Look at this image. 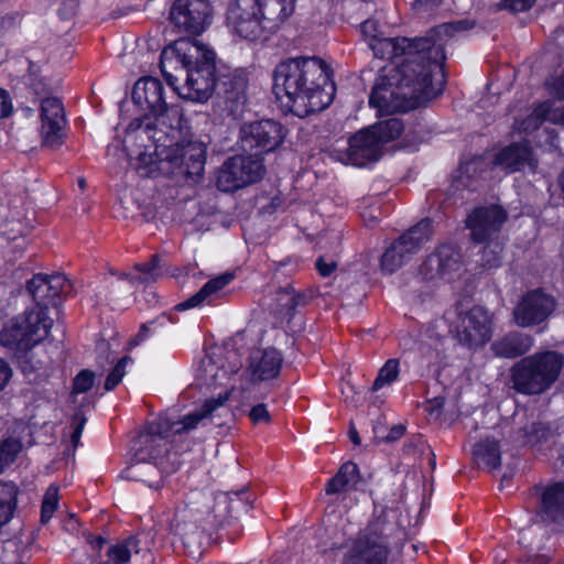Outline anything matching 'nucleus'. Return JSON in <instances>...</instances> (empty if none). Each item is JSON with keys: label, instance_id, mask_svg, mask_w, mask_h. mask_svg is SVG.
Listing matches in <instances>:
<instances>
[{"label": "nucleus", "instance_id": "1", "mask_svg": "<svg viewBox=\"0 0 564 564\" xmlns=\"http://www.w3.org/2000/svg\"><path fill=\"white\" fill-rule=\"evenodd\" d=\"M230 390L225 389L216 398L212 397L183 416L161 415L148 427V434L142 437L144 445L135 454L137 462L128 466L121 474L124 479L142 481L150 488H160V481H153L163 465L165 454H169L167 440L174 436L188 435L193 431L207 426L215 416L229 415L227 402Z\"/></svg>", "mask_w": 564, "mask_h": 564}, {"label": "nucleus", "instance_id": "2", "mask_svg": "<svg viewBox=\"0 0 564 564\" xmlns=\"http://www.w3.org/2000/svg\"><path fill=\"white\" fill-rule=\"evenodd\" d=\"M160 67L169 85L183 99L205 102L218 85L215 52L195 39L174 41L162 52Z\"/></svg>", "mask_w": 564, "mask_h": 564}, {"label": "nucleus", "instance_id": "3", "mask_svg": "<svg viewBox=\"0 0 564 564\" xmlns=\"http://www.w3.org/2000/svg\"><path fill=\"white\" fill-rule=\"evenodd\" d=\"M445 88L444 73L431 67L416 70L411 63L383 68L376 80L369 98V105L380 116L415 109Z\"/></svg>", "mask_w": 564, "mask_h": 564}, {"label": "nucleus", "instance_id": "4", "mask_svg": "<svg viewBox=\"0 0 564 564\" xmlns=\"http://www.w3.org/2000/svg\"><path fill=\"white\" fill-rule=\"evenodd\" d=\"M457 26L453 23H445L433 29L429 36L415 40L406 37H381L373 36L368 43L378 58L391 61L397 67L403 63H411L416 70L422 67L432 68L442 73L445 62L444 45Z\"/></svg>", "mask_w": 564, "mask_h": 564}, {"label": "nucleus", "instance_id": "5", "mask_svg": "<svg viewBox=\"0 0 564 564\" xmlns=\"http://www.w3.org/2000/svg\"><path fill=\"white\" fill-rule=\"evenodd\" d=\"M53 321L41 308L25 311L0 332V345L14 354L18 367L29 376L43 368L48 357L41 344L47 338Z\"/></svg>", "mask_w": 564, "mask_h": 564}, {"label": "nucleus", "instance_id": "6", "mask_svg": "<svg viewBox=\"0 0 564 564\" xmlns=\"http://www.w3.org/2000/svg\"><path fill=\"white\" fill-rule=\"evenodd\" d=\"M315 56H297L280 62L273 73V94L286 112L305 118L314 112L316 93Z\"/></svg>", "mask_w": 564, "mask_h": 564}, {"label": "nucleus", "instance_id": "7", "mask_svg": "<svg viewBox=\"0 0 564 564\" xmlns=\"http://www.w3.org/2000/svg\"><path fill=\"white\" fill-rule=\"evenodd\" d=\"M296 0H229L227 25L248 41H257L265 30L274 31L294 12Z\"/></svg>", "mask_w": 564, "mask_h": 564}, {"label": "nucleus", "instance_id": "8", "mask_svg": "<svg viewBox=\"0 0 564 564\" xmlns=\"http://www.w3.org/2000/svg\"><path fill=\"white\" fill-rule=\"evenodd\" d=\"M181 128H151L150 123L134 130L137 139L154 138L159 145V155H164L169 173L184 174L186 177H199L206 163V144L193 137L177 140Z\"/></svg>", "mask_w": 564, "mask_h": 564}, {"label": "nucleus", "instance_id": "9", "mask_svg": "<svg viewBox=\"0 0 564 564\" xmlns=\"http://www.w3.org/2000/svg\"><path fill=\"white\" fill-rule=\"evenodd\" d=\"M563 365V356L556 351L524 357L510 370L512 387L523 394L542 393L557 380Z\"/></svg>", "mask_w": 564, "mask_h": 564}, {"label": "nucleus", "instance_id": "10", "mask_svg": "<svg viewBox=\"0 0 564 564\" xmlns=\"http://www.w3.org/2000/svg\"><path fill=\"white\" fill-rule=\"evenodd\" d=\"M133 102L147 113L144 119H150L151 128H175L182 127L183 115L176 105H169L165 96V87L162 82L154 77H142L133 87Z\"/></svg>", "mask_w": 564, "mask_h": 564}, {"label": "nucleus", "instance_id": "11", "mask_svg": "<svg viewBox=\"0 0 564 564\" xmlns=\"http://www.w3.org/2000/svg\"><path fill=\"white\" fill-rule=\"evenodd\" d=\"M403 128L400 119L389 118L359 131L349 140V163L362 167L377 162L383 154L386 144L395 140Z\"/></svg>", "mask_w": 564, "mask_h": 564}, {"label": "nucleus", "instance_id": "12", "mask_svg": "<svg viewBox=\"0 0 564 564\" xmlns=\"http://www.w3.org/2000/svg\"><path fill=\"white\" fill-rule=\"evenodd\" d=\"M506 218L507 215L501 207L491 205L476 208L466 220L473 240L487 242L482 250L484 267L496 268L501 262L502 246L500 242L494 241V237L499 232Z\"/></svg>", "mask_w": 564, "mask_h": 564}, {"label": "nucleus", "instance_id": "13", "mask_svg": "<svg viewBox=\"0 0 564 564\" xmlns=\"http://www.w3.org/2000/svg\"><path fill=\"white\" fill-rule=\"evenodd\" d=\"M264 165L257 155H234L227 159L216 174V186L221 192H235L262 178Z\"/></svg>", "mask_w": 564, "mask_h": 564}, {"label": "nucleus", "instance_id": "14", "mask_svg": "<svg viewBox=\"0 0 564 564\" xmlns=\"http://www.w3.org/2000/svg\"><path fill=\"white\" fill-rule=\"evenodd\" d=\"M432 236V223L423 219L395 240L381 257V271L391 274L406 263Z\"/></svg>", "mask_w": 564, "mask_h": 564}, {"label": "nucleus", "instance_id": "15", "mask_svg": "<svg viewBox=\"0 0 564 564\" xmlns=\"http://www.w3.org/2000/svg\"><path fill=\"white\" fill-rule=\"evenodd\" d=\"M546 87L555 99L541 102L524 120H517L514 128L519 132H532L543 121L564 126V73L547 79Z\"/></svg>", "mask_w": 564, "mask_h": 564}, {"label": "nucleus", "instance_id": "16", "mask_svg": "<svg viewBox=\"0 0 564 564\" xmlns=\"http://www.w3.org/2000/svg\"><path fill=\"white\" fill-rule=\"evenodd\" d=\"M284 137L283 126L274 120L251 122L240 129L242 150L260 158L262 153L276 149L282 143Z\"/></svg>", "mask_w": 564, "mask_h": 564}, {"label": "nucleus", "instance_id": "17", "mask_svg": "<svg viewBox=\"0 0 564 564\" xmlns=\"http://www.w3.org/2000/svg\"><path fill=\"white\" fill-rule=\"evenodd\" d=\"M494 333V321L482 306H474L459 314L456 325L458 341L468 348H478L487 344Z\"/></svg>", "mask_w": 564, "mask_h": 564}, {"label": "nucleus", "instance_id": "18", "mask_svg": "<svg viewBox=\"0 0 564 564\" xmlns=\"http://www.w3.org/2000/svg\"><path fill=\"white\" fill-rule=\"evenodd\" d=\"M212 4L208 0H175L170 9L171 23L180 31L198 35L210 24Z\"/></svg>", "mask_w": 564, "mask_h": 564}, {"label": "nucleus", "instance_id": "19", "mask_svg": "<svg viewBox=\"0 0 564 564\" xmlns=\"http://www.w3.org/2000/svg\"><path fill=\"white\" fill-rule=\"evenodd\" d=\"M148 123L151 124L150 119H147L145 122L141 120L130 122L127 129L124 144L128 147L131 142H140V147L143 148V150L137 153L133 166L142 177H156L160 173H169L167 164L164 162V155H159L156 151L159 142H156L154 138L137 139L134 134V130L139 124L145 127Z\"/></svg>", "mask_w": 564, "mask_h": 564}, {"label": "nucleus", "instance_id": "20", "mask_svg": "<svg viewBox=\"0 0 564 564\" xmlns=\"http://www.w3.org/2000/svg\"><path fill=\"white\" fill-rule=\"evenodd\" d=\"M72 289L70 282L63 274H36L28 281L26 290L32 295L35 305L28 311L41 308L46 316L48 305L57 307L63 295Z\"/></svg>", "mask_w": 564, "mask_h": 564}, {"label": "nucleus", "instance_id": "21", "mask_svg": "<svg viewBox=\"0 0 564 564\" xmlns=\"http://www.w3.org/2000/svg\"><path fill=\"white\" fill-rule=\"evenodd\" d=\"M554 299L540 290L525 293L513 311V317L520 327H529L545 321L554 311Z\"/></svg>", "mask_w": 564, "mask_h": 564}, {"label": "nucleus", "instance_id": "22", "mask_svg": "<svg viewBox=\"0 0 564 564\" xmlns=\"http://www.w3.org/2000/svg\"><path fill=\"white\" fill-rule=\"evenodd\" d=\"M40 118L43 144L50 148L61 145L66 124L62 101L55 97L43 98L40 106Z\"/></svg>", "mask_w": 564, "mask_h": 564}, {"label": "nucleus", "instance_id": "23", "mask_svg": "<svg viewBox=\"0 0 564 564\" xmlns=\"http://www.w3.org/2000/svg\"><path fill=\"white\" fill-rule=\"evenodd\" d=\"M247 77L241 72H229L218 76L216 94L221 99L227 112L239 116L246 102Z\"/></svg>", "mask_w": 564, "mask_h": 564}, {"label": "nucleus", "instance_id": "24", "mask_svg": "<svg viewBox=\"0 0 564 564\" xmlns=\"http://www.w3.org/2000/svg\"><path fill=\"white\" fill-rule=\"evenodd\" d=\"M388 546L377 534L364 533L356 541L345 564H386Z\"/></svg>", "mask_w": 564, "mask_h": 564}, {"label": "nucleus", "instance_id": "25", "mask_svg": "<svg viewBox=\"0 0 564 564\" xmlns=\"http://www.w3.org/2000/svg\"><path fill=\"white\" fill-rule=\"evenodd\" d=\"M460 268L462 256L458 249L453 245L444 243L429 256L421 268V272L426 278L438 275L452 279V275L459 272Z\"/></svg>", "mask_w": 564, "mask_h": 564}, {"label": "nucleus", "instance_id": "26", "mask_svg": "<svg viewBox=\"0 0 564 564\" xmlns=\"http://www.w3.org/2000/svg\"><path fill=\"white\" fill-rule=\"evenodd\" d=\"M539 514L553 531L564 533V482L544 489Z\"/></svg>", "mask_w": 564, "mask_h": 564}, {"label": "nucleus", "instance_id": "27", "mask_svg": "<svg viewBox=\"0 0 564 564\" xmlns=\"http://www.w3.org/2000/svg\"><path fill=\"white\" fill-rule=\"evenodd\" d=\"M282 364L283 356L275 348L258 349L250 356L247 373L252 382L271 380L279 376Z\"/></svg>", "mask_w": 564, "mask_h": 564}, {"label": "nucleus", "instance_id": "28", "mask_svg": "<svg viewBox=\"0 0 564 564\" xmlns=\"http://www.w3.org/2000/svg\"><path fill=\"white\" fill-rule=\"evenodd\" d=\"M494 165L506 173H513L529 169L534 171L536 159L527 141L512 143L501 149L494 160Z\"/></svg>", "mask_w": 564, "mask_h": 564}, {"label": "nucleus", "instance_id": "29", "mask_svg": "<svg viewBox=\"0 0 564 564\" xmlns=\"http://www.w3.org/2000/svg\"><path fill=\"white\" fill-rule=\"evenodd\" d=\"M314 297L312 290L297 291L291 284L279 288L274 295L272 310L281 321L288 322L297 307L305 306Z\"/></svg>", "mask_w": 564, "mask_h": 564}, {"label": "nucleus", "instance_id": "30", "mask_svg": "<svg viewBox=\"0 0 564 564\" xmlns=\"http://www.w3.org/2000/svg\"><path fill=\"white\" fill-rule=\"evenodd\" d=\"M171 532L178 536L185 549L200 545V530L192 510H176L172 522Z\"/></svg>", "mask_w": 564, "mask_h": 564}, {"label": "nucleus", "instance_id": "31", "mask_svg": "<svg viewBox=\"0 0 564 564\" xmlns=\"http://www.w3.org/2000/svg\"><path fill=\"white\" fill-rule=\"evenodd\" d=\"M533 339L522 333H510L492 343L491 349L498 357L516 358L524 355L532 347Z\"/></svg>", "mask_w": 564, "mask_h": 564}, {"label": "nucleus", "instance_id": "32", "mask_svg": "<svg viewBox=\"0 0 564 564\" xmlns=\"http://www.w3.org/2000/svg\"><path fill=\"white\" fill-rule=\"evenodd\" d=\"M134 270L138 274L130 273H118L119 281H127L129 290L133 289L137 284H150L163 274V268L160 264V258L158 254H153L149 262L137 263Z\"/></svg>", "mask_w": 564, "mask_h": 564}, {"label": "nucleus", "instance_id": "33", "mask_svg": "<svg viewBox=\"0 0 564 564\" xmlns=\"http://www.w3.org/2000/svg\"><path fill=\"white\" fill-rule=\"evenodd\" d=\"M234 280L232 273L220 274L208 282H206L202 289L186 301L177 304L175 308L177 311H185L188 308L196 307L207 301L212 295L216 294L225 286H227Z\"/></svg>", "mask_w": 564, "mask_h": 564}, {"label": "nucleus", "instance_id": "34", "mask_svg": "<svg viewBox=\"0 0 564 564\" xmlns=\"http://www.w3.org/2000/svg\"><path fill=\"white\" fill-rule=\"evenodd\" d=\"M359 479L358 467L352 462L341 465L338 473L326 485V494H341L352 489Z\"/></svg>", "mask_w": 564, "mask_h": 564}, {"label": "nucleus", "instance_id": "35", "mask_svg": "<svg viewBox=\"0 0 564 564\" xmlns=\"http://www.w3.org/2000/svg\"><path fill=\"white\" fill-rule=\"evenodd\" d=\"M474 458L478 465L490 469H497L501 463L499 440L486 437L477 443L473 451Z\"/></svg>", "mask_w": 564, "mask_h": 564}, {"label": "nucleus", "instance_id": "36", "mask_svg": "<svg viewBox=\"0 0 564 564\" xmlns=\"http://www.w3.org/2000/svg\"><path fill=\"white\" fill-rule=\"evenodd\" d=\"M30 231V226L21 217H12L0 221V235L8 241L17 243L13 250L21 253L25 247L24 236Z\"/></svg>", "mask_w": 564, "mask_h": 564}, {"label": "nucleus", "instance_id": "37", "mask_svg": "<svg viewBox=\"0 0 564 564\" xmlns=\"http://www.w3.org/2000/svg\"><path fill=\"white\" fill-rule=\"evenodd\" d=\"M237 368L232 367L230 370L224 366H218L217 360L213 356H208L202 360L199 367V378L207 386H223L229 379V373H232Z\"/></svg>", "mask_w": 564, "mask_h": 564}, {"label": "nucleus", "instance_id": "38", "mask_svg": "<svg viewBox=\"0 0 564 564\" xmlns=\"http://www.w3.org/2000/svg\"><path fill=\"white\" fill-rule=\"evenodd\" d=\"M19 489L13 482L0 481V528L14 517Z\"/></svg>", "mask_w": 564, "mask_h": 564}, {"label": "nucleus", "instance_id": "39", "mask_svg": "<svg viewBox=\"0 0 564 564\" xmlns=\"http://www.w3.org/2000/svg\"><path fill=\"white\" fill-rule=\"evenodd\" d=\"M141 551L140 540L135 535H131L111 545L106 555L113 564H128L132 554L137 555Z\"/></svg>", "mask_w": 564, "mask_h": 564}, {"label": "nucleus", "instance_id": "40", "mask_svg": "<svg viewBox=\"0 0 564 564\" xmlns=\"http://www.w3.org/2000/svg\"><path fill=\"white\" fill-rule=\"evenodd\" d=\"M336 90L332 66L319 58V110L327 108L333 102Z\"/></svg>", "mask_w": 564, "mask_h": 564}, {"label": "nucleus", "instance_id": "41", "mask_svg": "<svg viewBox=\"0 0 564 564\" xmlns=\"http://www.w3.org/2000/svg\"><path fill=\"white\" fill-rule=\"evenodd\" d=\"M400 375V361L399 359H388L383 366L379 369L378 376L373 382L372 390L379 391L386 386H390L395 382Z\"/></svg>", "mask_w": 564, "mask_h": 564}, {"label": "nucleus", "instance_id": "42", "mask_svg": "<svg viewBox=\"0 0 564 564\" xmlns=\"http://www.w3.org/2000/svg\"><path fill=\"white\" fill-rule=\"evenodd\" d=\"M21 448L20 441L15 438H7L0 443V474L15 460Z\"/></svg>", "mask_w": 564, "mask_h": 564}, {"label": "nucleus", "instance_id": "43", "mask_svg": "<svg viewBox=\"0 0 564 564\" xmlns=\"http://www.w3.org/2000/svg\"><path fill=\"white\" fill-rule=\"evenodd\" d=\"M58 507V488L51 485L42 500L41 523L46 524Z\"/></svg>", "mask_w": 564, "mask_h": 564}, {"label": "nucleus", "instance_id": "44", "mask_svg": "<svg viewBox=\"0 0 564 564\" xmlns=\"http://www.w3.org/2000/svg\"><path fill=\"white\" fill-rule=\"evenodd\" d=\"M167 323H173L171 317L166 314H162L154 318L153 321H150L145 324H143L138 333V335L131 340L132 346H138L141 341H143L145 338L150 336L151 332L156 330L159 327L165 326Z\"/></svg>", "mask_w": 564, "mask_h": 564}, {"label": "nucleus", "instance_id": "45", "mask_svg": "<svg viewBox=\"0 0 564 564\" xmlns=\"http://www.w3.org/2000/svg\"><path fill=\"white\" fill-rule=\"evenodd\" d=\"M245 491H237L228 495V512L232 518H239L247 513L250 508L249 499L243 497Z\"/></svg>", "mask_w": 564, "mask_h": 564}, {"label": "nucleus", "instance_id": "46", "mask_svg": "<svg viewBox=\"0 0 564 564\" xmlns=\"http://www.w3.org/2000/svg\"><path fill=\"white\" fill-rule=\"evenodd\" d=\"M132 359L128 356L122 357L113 367L111 372L107 376L105 381V390L111 391L115 389L122 380L126 375V366L128 362H131Z\"/></svg>", "mask_w": 564, "mask_h": 564}, {"label": "nucleus", "instance_id": "47", "mask_svg": "<svg viewBox=\"0 0 564 564\" xmlns=\"http://www.w3.org/2000/svg\"><path fill=\"white\" fill-rule=\"evenodd\" d=\"M86 421L87 419L82 412L75 413L72 419L70 445L73 451H75L79 444Z\"/></svg>", "mask_w": 564, "mask_h": 564}, {"label": "nucleus", "instance_id": "48", "mask_svg": "<svg viewBox=\"0 0 564 564\" xmlns=\"http://www.w3.org/2000/svg\"><path fill=\"white\" fill-rule=\"evenodd\" d=\"M95 375L89 370H82L74 379L73 393L87 392L94 384Z\"/></svg>", "mask_w": 564, "mask_h": 564}, {"label": "nucleus", "instance_id": "49", "mask_svg": "<svg viewBox=\"0 0 564 564\" xmlns=\"http://www.w3.org/2000/svg\"><path fill=\"white\" fill-rule=\"evenodd\" d=\"M249 417L253 424L269 423L271 421L267 405L263 403L252 406L249 411Z\"/></svg>", "mask_w": 564, "mask_h": 564}, {"label": "nucleus", "instance_id": "50", "mask_svg": "<svg viewBox=\"0 0 564 564\" xmlns=\"http://www.w3.org/2000/svg\"><path fill=\"white\" fill-rule=\"evenodd\" d=\"M536 0H503L501 7L512 12H523L529 10Z\"/></svg>", "mask_w": 564, "mask_h": 564}, {"label": "nucleus", "instance_id": "51", "mask_svg": "<svg viewBox=\"0 0 564 564\" xmlns=\"http://www.w3.org/2000/svg\"><path fill=\"white\" fill-rule=\"evenodd\" d=\"M337 270V262L334 259L327 261L319 257V278H328Z\"/></svg>", "mask_w": 564, "mask_h": 564}, {"label": "nucleus", "instance_id": "52", "mask_svg": "<svg viewBox=\"0 0 564 564\" xmlns=\"http://www.w3.org/2000/svg\"><path fill=\"white\" fill-rule=\"evenodd\" d=\"M361 31L364 35L368 39V43L373 40V36H379L378 23L375 20H367L361 24Z\"/></svg>", "mask_w": 564, "mask_h": 564}, {"label": "nucleus", "instance_id": "53", "mask_svg": "<svg viewBox=\"0 0 564 564\" xmlns=\"http://www.w3.org/2000/svg\"><path fill=\"white\" fill-rule=\"evenodd\" d=\"M11 378V369L8 364L0 358V391L4 389Z\"/></svg>", "mask_w": 564, "mask_h": 564}, {"label": "nucleus", "instance_id": "54", "mask_svg": "<svg viewBox=\"0 0 564 564\" xmlns=\"http://www.w3.org/2000/svg\"><path fill=\"white\" fill-rule=\"evenodd\" d=\"M15 21H17L15 14H7L3 17H0V37L15 24Z\"/></svg>", "mask_w": 564, "mask_h": 564}, {"label": "nucleus", "instance_id": "55", "mask_svg": "<svg viewBox=\"0 0 564 564\" xmlns=\"http://www.w3.org/2000/svg\"><path fill=\"white\" fill-rule=\"evenodd\" d=\"M13 111V106L10 96L0 99V118L9 117Z\"/></svg>", "mask_w": 564, "mask_h": 564}, {"label": "nucleus", "instance_id": "56", "mask_svg": "<svg viewBox=\"0 0 564 564\" xmlns=\"http://www.w3.org/2000/svg\"><path fill=\"white\" fill-rule=\"evenodd\" d=\"M340 237H341V229H340L339 223L337 221V226L332 228L329 231L328 240H329L330 246H337L340 241Z\"/></svg>", "mask_w": 564, "mask_h": 564}, {"label": "nucleus", "instance_id": "57", "mask_svg": "<svg viewBox=\"0 0 564 564\" xmlns=\"http://www.w3.org/2000/svg\"><path fill=\"white\" fill-rule=\"evenodd\" d=\"M441 0H416L414 2V8L419 9H427L437 6Z\"/></svg>", "mask_w": 564, "mask_h": 564}, {"label": "nucleus", "instance_id": "58", "mask_svg": "<svg viewBox=\"0 0 564 564\" xmlns=\"http://www.w3.org/2000/svg\"><path fill=\"white\" fill-rule=\"evenodd\" d=\"M362 218L367 223L368 226H372L378 223L379 216L371 212H369V213L364 212Z\"/></svg>", "mask_w": 564, "mask_h": 564}, {"label": "nucleus", "instance_id": "59", "mask_svg": "<svg viewBox=\"0 0 564 564\" xmlns=\"http://www.w3.org/2000/svg\"><path fill=\"white\" fill-rule=\"evenodd\" d=\"M442 401L438 399H434L433 401H429L426 405V410L433 413L434 410H438L442 406Z\"/></svg>", "mask_w": 564, "mask_h": 564}, {"label": "nucleus", "instance_id": "60", "mask_svg": "<svg viewBox=\"0 0 564 564\" xmlns=\"http://www.w3.org/2000/svg\"><path fill=\"white\" fill-rule=\"evenodd\" d=\"M350 440L355 443V444H359L360 443V438L357 434L356 431H351L350 432Z\"/></svg>", "mask_w": 564, "mask_h": 564}, {"label": "nucleus", "instance_id": "61", "mask_svg": "<svg viewBox=\"0 0 564 564\" xmlns=\"http://www.w3.org/2000/svg\"><path fill=\"white\" fill-rule=\"evenodd\" d=\"M8 96H10L9 91L3 88H0V99L7 98Z\"/></svg>", "mask_w": 564, "mask_h": 564}, {"label": "nucleus", "instance_id": "62", "mask_svg": "<svg viewBox=\"0 0 564 564\" xmlns=\"http://www.w3.org/2000/svg\"><path fill=\"white\" fill-rule=\"evenodd\" d=\"M78 185H79V187L84 188V187L86 186V182H85V180L80 178V180L78 181Z\"/></svg>", "mask_w": 564, "mask_h": 564}, {"label": "nucleus", "instance_id": "63", "mask_svg": "<svg viewBox=\"0 0 564 564\" xmlns=\"http://www.w3.org/2000/svg\"><path fill=\"white\" fill-rule=\"evenodd\" d=\"M546 560L544 557L538 558L535 564H545Z\"/></svg>", "mask_w": 564, "mask_h": 564}, {"label": "nucleus", "instance_id": "64", "mask_svg": "<svg viewBox=\"0 0 564 564\" xmlns=\"http://www.w3.org/2000/svg\"><path fill=\"white\" fill-rule=\"evenodd\" d=\"M100 564H113V563L108 560V561L101 562Z\"/></svg>", "mask_w": 564, "mask_h": 564}]
</instances>
